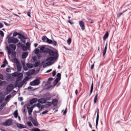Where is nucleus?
<instances>
[{"label":"nucleus","mask_w":131,"mask_h":131,"mask_svg":"<svg viewBox=\"0 0 131 131\" xmlns=\"http://www.w3.org/2000/svg\"><path fill=\"white\" fill-rule=\"evenodd\" d=\"M47 53H48L49 56H51V57L54 58L55 60H58L59 58V54L57 51H55L54 50H52L51 49H48L47 51Z\"/></svg>","instance_id":"obj_1"},{"label":"nucleus","mask_w":131,"mask_h":131,"mask_svg":"<svg viewBox=\"0 0 131 131\" xmlns=\"http://www.w3.org/2000/svg\"><path fill=\"white\" fill-rule=\"evenodd\" d=\"M17 35H18V38L20 40V41H21V42H23V43H25V42H26V40L25 39H27V38L25 37V36L17 32H15L13 33V36H17Z\"/></svg>","instance_id":"obj_2"},{"label":"nucleus","mask_w":131,"mask_h":131,"mask_svg":"<svg viewBox=\"0 0 131 131\" xmlns=\"http://www.w3.org/2000/svg\"><path fill=\"white\" fill-rule=\"evenodd\" d=\"M9 47H7V50L8 51V55H11V54H12V52L11 51H15V50H16V45H14V44H11L9 45Z\"/></svg>","instance_id":"obj_3"},{"label":"nucleus","mask_w":131,"mask_h":131,"mask_svg":"<svg viewBox=\"0 0 131 131\" xmlns=\"http://www.w3.org/2000/svg\"><path fill=\"white\" fill-rule=\"evenodd\" d=\"M13 123V120L12 119H7L5 122L1 123V125H3L4 126H11Z\"/></svg>","instance_id":"obj_4"},{"label":"nucleus","mask_w":131,"mask_h":131,"mask_svg":"<svg viewBox=\"0 0 131 131\" xmlns=\"http://www.w3.org/2000/svg\"><path fill=\"white\" fill-rule=\"evenodd\" d=\"M21 77H18L16 78V81L15 83V86H17L18 89H20V88H22V86H23V85H24V84L23 83L21 82H18L19 80H21V79L22 78Z\"/></svg>","instance_id":"obj_5"},{"label":"nucleus","mask_w":131,"mask_h":131,"mask_svg":"<svg viewBox=\"0 0 131 131\" xmlns=\"http://www.w3.org/2000/svg\"><path fill=\"white\" fill-rule=\"evenodd\" d=\"M54 60H56V58H55V57H53L52 56L47 57V58L46 59V61L48 63H46L45 65H43V67H46V66H48L49 64H51V63H52V62H53V61H54Z\"/></svg>","instance_id":"obj_6"},{"label":"nucleus","mask_w":131,"mask_h":131,"mask_svg":"<svg viewBox=\"0 0 131 131\" xmlns=\"http://www.w3.org/2000/svg\"><path fill=\"white\" fill-rule=\"evenodd\" d=\"M17 42H19V39H17V38H14L13 37H10L8 38V43H17Z\"/></svg>","instance_id":"obj_7"},{"label":"nucleus","mask_w":131,"mask_h":131,"mask_svg":"<svg viewBox=\"0 0 131 131\" xmlns=\"http://www.w3.org/2000/svg\"><path fill=\"white\" fill-rule=\"evenodd\" d=\"M39 84H40V80H39V79L38 78H36L35 80L30 82V85H32L33 86L39 85Z\"/></svg>","instance_id":"obj_8"},{"label":"nucleus","mask_w":131,"mask_h":131,"mask_svg":"<svg viewBox=\"0 0 131 131\" xmlns=\"http://www.w3.org/2000/svg\"><path fill=\"white\" fill-rule=\"evenodd\" d=\"M97 116H96V128H98V124H99V114H100V111H99V108L97 107Z\"/></svg>","instance_id":"obj_9"},{"label":"nucleus","mask_w":131,"mask_h":131,"mask_svg":"<svg viewBox=\"0 0 131 131\" xmlns=\"http://www.w3.org/2000/svg\"><path fill=\"white\" fill-rule=\"evenodd\" d=\"M6 90L7 92H12L13 90H14V85H13V84H8Z\"/></svg>","instance_id":"obj_10"},{"label":"nucleus","mask_w":131,"mask_h":131,"mask_svg":"<svg viewBox=\"0 0 131 131\" xmlns=\"http://www.w3.org/2000/svg\"><path fill=\"white\" fill-rule=\"evenodd\" d=\"M49 48H46V47H45L44 45L40 47V51L41 53H48V51H47L49 50Z\"/></svg>","instance_id":"obj_11"},{"label":"nucleus","mask_w":131,"mask_h":131,"mask_svg":"<svg viewBox=\"0 0 131 131\" xmlns=\"http://www.w3.org/2000/svg\"><path fill=\"white\" fill-rule=\"evenodd\" d=\"M58 102H59L58 99H53L52 101V105L54 106V107H56V106H57V105L58 104Z\"/></svg>","instance_id":"obj_12"},{"label":"nucleus","mask_w":131,"mask_h":131,"mask_svg":"<svg viewBox=\"0 0 131 131\" xmlns=\"http://www.w3.org/2000/svg\"><path fill=\"white\" fill-rule=\"evenodd\" d=\"M38 103L40 104H46L47 103V99L45 98H40L38 100Z\"/></svg>","instance_id":"obj_13"},{"label":"nucleus","mask_w":131,"mask_h":131,"mask_svg":"<svg viewBox=\"0 0 131 131\" xmlns=\"http://www.w3.org/2000/svg\"><path fill=\"white\" fill-rule=\"evenodd\" d=\"M52 99V95L50 93H47L45 95V99L47 101H50Z\"/></svg>","instance_id":"obj_14"},{"label":"nucleus","mask_w":131,"mask_h":131,"mask_svg":"<svg viewBox=\"0 0 131 131\" xmlns=\"http://www.w3.org/2000/svg\"><path fill=\"white\" fill-rule=\"evenodd\" d=\"M79 25L81 27V29L82 30H84L85 29V26H84V23L82 21H79Z\"/></svg>","instance_id":"obj_15"},{"label":"nucleus","mask_w":131,"mask_h":131,"mask_svg":"<svg viewBox=\"0 0 131 131\" xmlns=\"http://www.w3.org/2000/svg\"><path fill=\"white\" fill-rule=\"evenodd\" d=\"M34 72H35V70H34V69H32V70L29 72H27L26 73V75H27V76H30V75H32V74H33Z\"/></svg>","instance_id":"obj_16"},{"label":"nucleus","mask_w":131,"mask_h":131,"mask_svg":"<svg viewBox=\"0 0 131 131\" xmlns=\"http://www.w3.org/2000/svg\"><path fill=\"white\" fill-rule=\"evenodd\" d=\"M17 127H18V128H19L20 129H22V128H27L26 126L22 124H17Z\"/></svg>","instance_id":"obj_17"},{"label":"nucleus","mask_w":131,"mask_h":131,"mask_svg":"<svg viewBox=\"0 0 131 131\" xmlns=\"http://www.w3.org/2000/svg\"><path fill=\"white\" fill-rule=\"evenodd\" d=\"M36 102H38V99L36 98H34L30 101V104H34L36 103Z\"/></svg>","instance_id":"obj_18"},{"label":"nucleus","mask_w":131,"mask_h":131,"mask_svg":"<svg viewBox=\"0 0 131 131\" xmlns=\"http://www.w3.org/2000/svg\"><path fill=\"white\" fill-rule=\"evenodd\" d=\"M36 107H37V108H39L40 110H42V109L45 108L43 105H41L40 104V103L39 102L36 104Z\"/></svg>","instance_id":"obj_19"},{"label":"nucleus","mask_w":131,"mask_h":131,"mask_svg":"<svg viewBox=\"0 0 131 131\" xmlns=\"http://www.w3.org/2000/svg\"><path fill=\"white\" fill-rule=\"evenodd\" d=\"M93 91H94V82L93 81H92V83L91 84L90 96H91V95H92V93H93Z\"/></svg>","instance_id":"obj_20"},{"label":"nucleus","mask_w":131,"mask_h":131,"mask_svg":"<svg viewBox=\"0 0 131 131\" xmlns=\"http://www.w3.org/2000/svg\"><path fill=\"white\" fill-rule=\"evenodd\" d=\"M33 108H34V107L31 106V107H30L28 109V114H29V115H31V114L32 113V111H33Z\"/></svg>","instance_id":"obj_21"},{"label":"nucleus","mask_w":131,"mask_h":131,"mask_svg":"<svg viewBox=\"0 0 131 131\" xmlns=\"http://www.w3.org/2000/svg\"><path fill=\"white\" fill-rule=\"evenodd\" d=\"M27 56H28V52H24L22 54V58L26 59V58H27Z\"/></svg>","instance_id":"obj_22"},{"label":"nucleus","mask_w":131,"mask_h":131,"mask_svg":"<svg viewBox=\"0 0 131 131\" xmlns=\"http://www.w3.org/2000/svg\"><path fill=\"white\" fill-rule=\"evenodd\" d=\"M47 104L45 105L46 108H48V107H51V106H52V105H53L52 102L48 101V102H47Z\"/></svg>","instance_id":"obj_23"},{"label":"nucleus","mask_w":131,"mask_h":131,"mask_svg":"<svg viewBox=\"0 0 131 131\" xmlns=\"http://www.w3.org/2000/svg\"><path fill=\"white\" fill-rule=\"evenodd\" d=\"M33 125H34V126H38V122H37V120H34L33 121H32Z\"/></svg>","instance_id":"obj_24"},{"label":"nucleus","mask_w":131,"mask_h":131,"mask_svg":"<svg viewBox=\"0 0 131 131\" xmlns=\"http://www.w3.org/2000/svg\"><path fill=\"white\" fill-rule=\"evenodd\" d=\"M108 36H109V33H108V32H106L103 36V40H106V39L108 38Z\"/></svg>","instance_id":"obj_25"},{"label":"nucleus","mask_w":131,"mask_h":131,"mask_svg":"<svg viewBox=\"0 0 131 131\" xmlns=\"http://www.w3.org/2000/svg\"><path fill=\"white\" fill-rule=\"evenodd\" d=\"M48 38H47L46 36H43L41 38V39L43 42H47V40H48Z\"/></svg>","instance_id":"obj_26"},{"label":"nucleus","mask_w":131,"mask_h":131,"mask_svg":"<svg viewBox=\"0 0 131 131\" xmlns=\"http://www.w3.org/2000/svg\"><path fill=\"white\" fill-rule=\"evenodd\" d=\"M13 115L15 117V118H18V111L16 110L14 111V113H13Z\"/></svg>","instance_id":"obj_27"},{"label":"nucleus","mask_w":131,"mask_h":131,"mask_svg":"<svg viewBox=\"0 0 131 131\" xmlns=\"http://www.w3.org/2000/svg\"><path fill=\"white\" fill-rule=\"evenodd\" d=\"M59 81H60V80H58V79H55V80L53 82L54 86H56Z\"/></svg>","instance_id":"obj_28"},{"label":"nucleus","mask_w":131,"mask_h":131,"mask_svg":"<svg viewBox=\"0 0 131 131\" xmlns=\"http://www.w3.org/2000/svg\"><path fill=\"white\" fill-rule=\"evenodd\" d=\"M16 67L17 71H21V70L22 69V66H21V64H17Z\"/></svg>","instance_id":"obj_29"},{"label":"nucleus","mask_w":131,"mask_h":131,"mask_svg":"<svg viewBox=\"0 0 131 131\" xmlns=\"http://www.w3.org/2000/svg\"><path fill=\"white\" fill-rule=\"evenodd\" d=\"M56 79H58V80H61V73H57L56 75Z\"/></svg>","instance_id":"obj_30"},{"label":"nucleus","mask_w":131,"mask_h":131,"mask_svg":"<svg viewBox=\"0 0 131 131\" xmlns=\"http://www.w3.org/2000/svg\"><path fill=\"white\" fill-rule=\"evenodd\" d=\"M40 65V62L39 61H36L35 63H34V67H38V66H39Z\"/></svg>","instance_id":"obj_31"},{"label":"nucleus","mask_w":131,"mask_h":131,"mask_svg":"<svg viewBox=\"0 0 131 131\" xmlns=\"http://www.w3.org/2000/svg\"><path fill=\"white\" fill-rule=\"evenodd\" d=\"M97 100H98V94H96L94 98V104H96V103H97Z\"/></svg>","instance_id":"obj_32"},{"label":"nucleus","mask_w":131,"mask_h":131,"mask_svg":"<svg viewBox=\"0 0 131 131\" xmlns=\"http://www.w3.org/2000/svg\"><path fill=\"white\" fill-rule=\"evenodd\" d=\"M47 43H49V45H52V43H53V40H52L51 39H47Z\"/></svg>","instance_id":"obj_33"},{"label":"nucleus","mask_w":131,"mask_h":131,"mask_svg":"<svg viewBox=\"0 0 131 131\" xmlns=\"http://www.w3.org/2000/svg\"><path fill=\"white\" fill-rule=\"evenodd\" d=\"M23 46H24V45L20 42L17 43L18 48H22V47H23Z\"/></svg>","instance_id":"obj_34"},{"label":"nucleus","mask_w":131,"mask_h":131,"mask_svg":"<svg viewBox=\"0 0 131 131\" xmlns=\"http://www.w3.org/2000/svg\"><path fill=\"white\" fill-rule=\"evenodd\" d=\"M71 38H69L68 40H67V42H68V45H69V46H70V45L71 44Z\"/></svg>","instance_id":"obj_35"},{"label":"nucleus","mask_w":131,"mask_h":131,"mask_svg":"<svg viewBox=\"0 0 131 131\" xmlns=\"http://www.w3.org/2000/svg\"><path fill=\"white\" fill-rule=\"evenodd\" d=\"M31 131H40V129L38 128H34L30 130Z\"/></svg>","instance_id":"obj_36"},{"label":"nucleus","mask_w":131,"mask_h":131,"mask_svg":"<svg viewBox=\"0 0 131 131\" xmlns=\"http://www.w3.org/2000/svg\"><path fill=\"white\" fill-rule=\"evenodd\" d=\"M5 103H3V104L1 105V106H0V110H1H1L4 109V107H5Z\"/></svg>","instance_id":"obj_37"},{"label":"nucleus","mask_w":131,"mask_h":131,"mask_svg":"<svg viewBox=\"0 0 131 131\" xmlns=\"http://www.w3.org/2000/svg\"><path fill=\"white\" fill-rule=\"evenodd\" d=\"M27 67L28 68H32V67H33L31 63H27Z\"/></svg>","instance_id":"obj_38"},{"label":"nucleus","mask_w":131,"mask_h":131,"mask_svg":"<svg viewBox=\"0 0 131 131\" xmlns=\"http://www.w3.org/2000/svg\"><path fill=\"white\" fill-rule=\"evenodd\" d=\"M0 35L2 36V37H4L5 35V33H4V32L2 30L0 31Z\"/></svg>","instance_id":"obj_39"},{"label":"nucleus","mask_w":131,"mask_h":131,"mask_svg":"<svg viewBox=\"0 0 131 131\" xmlns=\"http://www.w3.org/2000/svg\"><path fill=\"white\" fill-rule=\"evenodd\" d=\"M34 53L35 54H37L38 53H39V50L37 48L35 49V50H34Z\"/></svg>","instance_id":"obj_40"},{"label":"nucleus","mask_w":131,"mask_h":131,"mask_svg":"<svg viewBox=\"0 0 131 131\" xmlns=\"http://www.w3.org/2000/svg\"><path fill=\"white\" fill-rule=\"evenodd\" d=\"M21 48H22L23 50L24 51H27V47H26L24 45H23Z\"/></svg>","instance_id":"obj_41"},{"label":"nucleus","mask_w":131,"mask_h":131,"mask_svg":"<svg viewBox=\"0 0 131 131\" xmlns=\"http://www.w3.org/2000/svg\"><path fill=\"white\" fill-rule=\"evenodd\" d=\"M31 14V10H29L28 13H27V15L28 16V17H30V18H31V15H30Z\"/></svg>","instance_id":"obj_42"},{"label":"nucleus","mask_w":131,"mask_h":131,"mask_svg":"<svg viewBox=\"0 0 131 131\" xmlns=\"http://www.w3.org/2000/svg\"><path fill=\"white\" fill-rule=\"evenodd\" d=\"M52 45H53V46H57V41H55V40H54L53 41H52Z\"/></svg>","instance_id":"obj_43"},{"label":"nucleus","mask_w":131,"mask_h":131,"mask_svg":"<svg viewBox=\"0 0 131 131\" xmlns=\"http://www.w3.org/2000/svg\"><path fill=\"white\" fill-rule=\"evenodd\" d=\"M4 100H5V98L4 97H2L0 98V104H2L3 102H4Z\"/></svg>","instance_id":"obj_44"},{"label":"nucleus","mask_w":131,"mask_h":131,"mask_svg":"<svg viewBox=\"0 0 131 131\" xmlns=\"http://www.w3.org/2000/svg\"><path fill=\"white\" fill-rule=\"evenodd\" d=\"M57 72H56V71H53L52 72V76L55 77L56 76Z\"/></svg>","instance_id":"obj_45"},{"label":"nucleus","mask_w":131,"mask_h":131,"mask_svg":"<svg viewBox=\"0 0 131 131\" xmlns=\"http://www.w3.org/2000/svg\"><path fill=\"white\" fill-rule=\"evenodd\" d=\"M107 52V50H104L102 52V56L104 57V56H105L106 55V53Z\"/></svg>","instance_id":"obj_46"},{"label":"nucleus","mask_w":131,"mask_h":131,"mask_svg":"<svg viewBox=\"0 0 131 131\" xmlns=\"http://www.w3.org/2000/svg\"><path fill=\"white\" fill-rule=\"evenodd\" d=\"M48 112H49V111L46 110L42 112L41 114L42 115L47 114V113H48Z\"/></svg>","instance_id":"obj_47"},{"label":"nucleus","mask_w":131,"mask_h":131,"mask_svg":"<svg viewBox=\"0 0 131 131\" xmlns=\"http://www.w3.org/2000/svg\"><path fill=\"white\" fill-rule=\"evenodd\" d=\"M0 79H1V80H4V76L3 75V74L0 73Z\"/></svg>","instance_id":"obj_48"},{"label":"nucleus","mask_w":131,"mask_h":131,"mask_svg":"<svg viewBox=\"0 0 131 131\" xmlns=\"http://www.w3.org/2000/svg\"><path fill=\"white\" fill-rule=\"evenodd\" d=\"M27 125L28 126H32V123H31V122H27Z\"/></svg>","instance_id":"obj_49"},{"label":"nucleus","mask_w":131,"mask_h":131,"mask_svg":"<svg viewBox=\"0 0 131 131\" xmlns=\"http://www.w3.org/2000/svg\"><path fill=\"white\" fill-rule=\"evenodd\" d=\"M127 11V9H126L125 10H123L122 12L120 13L119 14L121 16L123 13H125Z\"/></svg>","instance_id":"obj_50"},{"label":"nucleus","mask_w":131,"mask_h":131,"mask_svg":"<svg viewBox=\"0 0 131 131\" xmlns=\"http://www.w3.org/2000/svg\"><path fill=\"white\" fill-rule=\"evenodd\" d=\"M3 63L5 64V65L8 64V61H7V59H5L4 61H3Z\"/></svg>","instance_id":"obj_51"},{"label":"nucleus","mask_w":131,"mask_h":131,"mask_svg":"<svg viewBox=\"0 0 131 131\" xmlns=\"http://www.w3.org/2000/svg\"><path fill=\"white\" fill-rule=\"evenodd\" d=\"M3 84H4V81L0 80V86H2Z\"/></svg>","instance_id":"obj_52"},{"label":"nucleus","mask_w":131,"mask_h":131,"mask_svg":"<svg viewBox=\"0 0 131 131\" xmlns=\"http://www.w3.org/2000/svg\"><path fill=\"white\" fill-rule=\"evenodd\" d=\"M10 71H11V69H10L9 68H7L6 69V72H10Z\"/></svg>","instance_id":"obj_53"},{"label":"nucleus","mask_w":131,"mask_h":131,"mask_svg":"<svg viewBox=\"0 0 131 131\" xmlns=\"http://www.w3.org/2000/svg\"><path fill=\"white\" fill-rule=\"evenodd\" d=\"M68 23H70V24H71V25H72V24H73V23L72 21H71V20L70 19L68 20Z\"/></svg>","instance_id":"obj_54"},{"label":"nucleus","mask_w":131,"mask_h":131,"mask_svg":"<svg viewBox=\"0 0 131 131\" xmlns=\"http://www.w3.org/2000/svg\"><path fill=\"white\" fill-rule=\"evenodd\" d=\"M107 47H108V45L106 43V44L105 45V47H104V50L107 51Z\"/></svg>","instance_id":"obj_55"},{"label":"nucleus","mask_w":131,"mask_h":131,"mask_svg":"<svg viewBox=\"0 0 131 131\" xmlns=\"http://www.w3.org/2000/svg\"><path fill=\"white\" fill-rule=\"evenodd\" d=\"M29 119H30V120H31L32 121V122L35 120V119H33V118L32 117V116H30Z\"/></svg>","instance_id":"obj_56"},{"label":"nucleus","mask_w":131,"mask_h":131,"mask_svg":"<svg viewBox=\"0 0 131 131\" xmlns=\"http://www.w3.org/2000/svg\"><path fill=\"white\" fill-rule=\"evenodd\" d=\"M53 79H54V78L50 77L48 79V81H52V80H53Z\"/></svg>","instance_id":"obj_57"},{"label":"nucleus","mask_w":131,"mask_h":131,"mask_svg":"<svg viewBox=\"0 0 131 131\" xmlns=\"http://www.w3.org/2000/svg\"><path fill=\"white\" fill-rule=\"evenodd\" d=\"M4 27V24L3 23H0V28H3Z\"/></svg>","instance_id":"obj_58"},{"label":"nucleus","mask_w":131,"mask_h":131,"mask_svg":"<svg viewBox=\"0 0 131 131\" xmlns=\"http://www.w3.org/2000/svg\"><path fill=\"white\" fill-rule=\"evenodd\" d=\"M89 124V126L90 127V128L93 129V126H92V124H91L90 122H88Z\"/></svg>","instance_id":"obj_59"},{"label":"nucleus","mask_w":131,"mask_h":131,"mask_svg":"<svg viewBox=\"0 0 131 131\" xmlns=\"http://www.w3.org/2000/svg\"><path fill=\"white\" fill-rule=\"evenodd\" d=\"M10 98H11V95H8L6 98V100H8V99H10Z\"/></svg>","instance_id":"obj_60"},{"label":"nucleus","mask_w":131,"mask_h":131,"mask_svg":"<svg viewBox=\"0 0 131 131\" xmlns=\"http://www.w3.org/2000/svg\"><path fill=\"white\" fill-rule=\"evenodd\" d=\"M5 67H6V64L5 63H3L2 66H1V68H5Z\"/></svg>","instance_id":"obj_61"},{"label":"nucleus","mask_w":131,"mask_h":131,"mask_svg":"<svg viewBox=\"0 0 131 131\" xmlns=\"http://www.w3.org/2000/svg\"><path fill=\"white\" fill-rule=\"evenodd\" d=\"M52 69H50V70H48L46 71V73H50V72H51V71H52Z\"/></svg>","instance_id":"obj_62"},{"label":"nucleus","mask_w":131,"mask_h":131,"mask_svg":"<svg viewBox=\"0 0 131 131\" xmlns=\"http://www.w3.org/2000/svg\"><path fill=\"white\" fill-rule=\"evenodd\" d=\"M24 79H25L26 81L29 79V77H26Z\"/></svg>","instance_id":"obj_63"},{"label":"nucleus","mask_w":131,"mask_h":131,"mask_svg":"<svg viewBox=\"0 0 131 131\" xmlns=\"http://www.w3.org/2000/svg\"><path fill=\"white\" fill-rule=\"evenodd\" d=\"M26 80H25V79H24V80H23V81L21 82V83H23V84H24V83H25V82H26Z\"/></svg>","instance_id":"obj_64"}]
</instances>
